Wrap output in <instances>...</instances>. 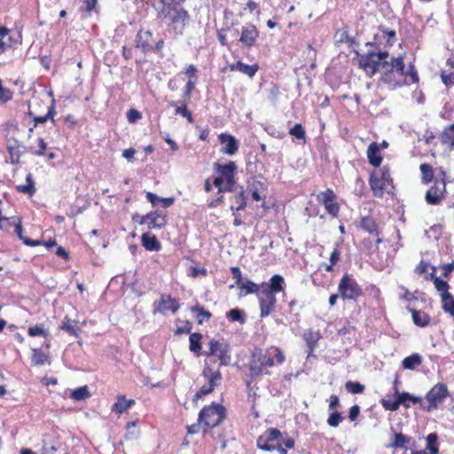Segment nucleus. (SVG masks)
<instances>
[{
    "instance_id": "1",
    "label": "nucleus",
    "mask_w": 454,
    "mask_h": 454,
    "mask_svg": "<svg viewBox=\"0 0 454 454\" xmlns=\"http://www.w3.org/2000/svg\"><path fill=\"white\" fill-rule=\"evenodd\" d=\"M388 58L389 53L387 51H369L359 55L358 63L369 76L380 72L381 81L394 90L403 83V58L402 56L392 57L390 59Z\"/></svg>"
},
{
    "instance_id": "2",
    "label": "nucleus",
    "mask_w": 454,
    "mask_h": 454,
    "mask_svg": "<svg viewBox=\"0 0 454 454\" xmlns=\"http://www.w3.org/2000/svg\"><path fill=\"white\" fill-rule=\"evenodd\" d=\"M285 359L283 351L278 347L271 346L264 350L256 348L248 362L250 376L257 378L262 375H270L271 372L269 368L282 364Z\"/></svg>"
},
{
    "instance_id": "3",
    "label": "nucleus",
    "mask_w": 454,
    "mask_h": 454,
    "mask_svg": "<svg viewBox=\"0 0 454 454\" xmlns=\"http://www.w3.org/2000/svg\"><path fill=\"white\" fill-rule=\"evenodd\" d=\"M157 11V17L161 20H168L170 26L176 34L182 35L189 20V14L184 8L177 5L161 8Z\"/></svg>"
},
{
    "instance_id": "4",
    "label": "nucleus",
    "mask_w": 454,
    "mask_h": 454,
    "mask_svg": "<svg viewBox=\"0 0 454 454\" xmlns=\"http://www.w3.org/2000/svg\"><path fill=\"white\" fill-rule=\"evenodd\" d=\"M225 408L213 403L211 405L205 406L199 413L198 421L206 427H215L224 419Z\"/></svg>"
},
{
    "instance_id": "5",
    "label": "nucleus",
    "mask_w": 454,
    "mask_h": 454,
    "mask_svg": "<svg viewBox=\"0 0 454 454\" xmlns=\"http://www.w3.org/2000/svg\"><path fill=\"white\" fill-rule=\"evenodd\" d=\"M449 395V390L444 383L435 384L426 395V403L423 401L422 410L430 412L436 410L438 405L444 402Z\"/></svg>"
},
{
    "instance_id": "6",
    "label": "nucleus",
    "mask_w": 454,
    "mask_h": 454,
    "mask_svg": "<svg viewBox=\"0 0 454 454\" xmlns=\"http://www.w3.org/2000/svg\"><path fill=\"white\" fill-rule=\"evenodd\" d=\"M338 292L343 300L356 301L363 294L362 287L351 275L347 273L340 280Z\"/></svg>"
},
{
    "instance_id": "7",
    "label": "nucleus",
    "mask_w": 454,
    "mask_h": 454,
    "mask_svg": "<svg viewBox=\"0 0 454 454\" xmlns=\"http://www.w3.org/2000/svg\"><path fill=\"white\" fill-rule=\"evenodd\" d=\"M132 220L139 224H146L149 230H160L167 224V215L161 210H155L145 215H134Z\"/></svg>"
},
{
    "instance_id": "8",
    "label": "nucleus",
    "mask_w": 454,
    "mask_h": 454,
    "mask_svg": "<svg viewBox=\"0 0 454 454\" xmlns=\"http://www.w3.org/2000/svg\"><path fill=\"white\" fill-rule=\"evenodd\" d=\"M435 289L441 298L442 310L454 317V296L450 293L449 283L445 280L436 279Z\"/></svg>"
},
{
    "instance_id": "9",
    "label": "nucleus",
    "mask_w": 454,
    "mask_h": 454,
    "mask_svg": "<svg viewBox=\"0 0 454 454\" xmlns=\"http://www.w3.org/2000/svg\"><path fill=\"white\" fill-rule=\"evenodd\" d=\"M280 440H283V434L278 428L270 427L257 438L256 446L262 450L273 451L274 442L278 443Z\"/></svg>"
},
{
    "instance_id": "10",
    "label": "nucleus",
    "mask_w": 454,
    "mask_h": 454,
    "mask_svg": "<svg viewBox=\"0 0 454 454\" xmlns=\"http://www.w3.org/2000/svg\"><path fill=\"white\" fill-rule=\"evenodd\" d=\"M208 351L205 353L207 356H217L220 360V365H228L231 362L230 346L226 342H221L216 340H211L208 343Z\"/></svg>"
},
{
    "instance_id": "11",
    "label": "nucleus",
    "mask_w": 454,
    "mask_h": 454,
    "mask_svg": "<svg viewBox=\"0 0 454 454\" xmlns=\"http://www.w3.org/2000/svg\"><path fill=\"white\" fill-rule=\"evenodd\" d=\"M257 298L259 300L260 305V317L262 318L268 317L271 311L274 309L277 298L276 295L273 294L270 290L266 289L261 286V290L258 292Z\"/></svg>"
},
{
    "instance_id": "12",
    "label": "nucleus",
    "mask_w": 454,
    "mask_h": 454,
    "mask_svg": "<svg viewBox=\"0 0 454 454\" xmlns=\"http://www.w3.org/2000/svg\"><path fill=\"white\" fill-rule=\"evenodd\" d=\"M260 34L256 26L251 22L247 23L241 27L240 35L238 42L245 48L251 49L254 47L258 39Z\"/></svg>"
},
{
    "instance_id": "13",
    "label": "nucleus",
    "mask_w": 454,
    "mask_h": 454,
    "mask_svg": "<svg viewBox=\"0 0 454 454\" xmlns=\"http://www.w3.org/2000/svg\"><path fill=\"white\" fill-rule=\"evenodd\" d=\"M153 306V314H165L167 311L176 313L180 308L178 301L171 297L169 294H161L160 299L159 301H155Z\"/></svg>"
},
{
    "instance_id": "14",
    "label": "nucleus",
    "mask_w": 454,
    "mask_h": 454,
    "mask_svg": "<svg viewBox=\"0 0 454 454\" xmlns=\"http://www.w3.org/2000/svg\"><path fill=\"white\" fill-rule=\"evenodd\" d=\"M446 184L443 179L435 181L434 184L427 192L426 200L428 204L437 205L443 198Z\"/></svg>"
},
{
    "instance_id": "15",
    "label": "nucleus",
    "mask_w": 454,
    "mask_h": 454,
    "mask_svg": "<svg viewBox=\"0 0 454 454\" xmlns=\"http://www.w3.org/2000/svg\"><path fill=\"white\" fill-rule=\"evenodd\" d=\"M218 139L222 145L220 150L222 153L231 156L238 152L239 143L232 135L221 133Z\"/></svg>"
},
{
    "instance_id": "16",
    "label": "nucleus",
    "mask_w": 454,
    "mask_h": 454,
    "mask_svg": "<svg viewBox=\"0 0 454 454\" xmlns=\"http://www.w3.org/2000/svg\"><path fill=\"white\" fill-rule=\"evenodd\" d=\"M154 40L153 33L148 30H140L137 35L136 48L141 49L143 53L153 50Z\"/></svg>"
},
{
    "instance_id": "17",
    "label": "nucleus",
    "mask_w": 454,
    "mask_h": 454,
    "mask_svg": "<svg viewBox=\"0 0 454 454\" xmlns=\"http://www.w3.org/2000/svg\"><path fill=\"white\" fill-rule=\"evenodd\" d=\"M397 383H398V380H395V383H394L395 384L394 390H395V395L399 396V398H400L401 405L404 406L405 408H410L411 406V404L419 403L420 405V408L422 409L423 399L420 396L412 395L408 392L400 393L397 388Z\"/></svg>"
},
{
    "instance_id": "18",
    "label": "nucleus",
    "mask_w": 454,
    "mask_h": 454,
    "mask_svg": "<svg viewBox=\"0 0 454 454\" xmlns=\"http://www.w3.org/2000/svg\"><path fill=\"white\" fill-rule=\"evenodd\" d=\"M359 227L369 234L376 236V244L382 242V239L380 238L378 223L372 216H363L360 220Z\"/></svg>"
},
{
    "instance_id": "19",
    "label": "nucleus",
    "mask_w": 454,
    "mask_h": 454,
    "mask_svg": "<svg viewBox=\"0 0 454 454\" xmlns=\"http://www.w3.org/2000/svg\"><path fill=\"white\" fill-rule=\"evenodd\" d=\"M201 375L211 386L217 387L221 385L223 378L219 369L214 370L212 367L206 364L202 370Z\"/></svg>"
},
{
    "instance_id": "20",
    "label": "nucleus",
    "mask_w": 454,
    "mask_h": 454,
    "mask_svg": "<svg viewBox=\"0 0 454 454\" xmlns=\"http://www.w3.org/2000/svg\"><path fill=\"white\" fill-rule=\"evenodd\" d=\"M261 286L266 287V289L270 290L273 294L277 293H280L284 291L286 286V282L284 278L279 274H275L270 278L269 283L263 282Z\"/></svg>"
},
{
    "instance_id": "21",
    "label": "nucleus",
    "mask_w": 454,
    "mask_h": 454,
    "mask_svg": "<svg viewBox=\"0 0 454 454\" xmlns=\"http://www.w3.org/2000/svg\"><path fill=\"white\" fill-rule=\"evenodd\" d=\"M7 145V152L9 153L10 162L13 165L20 163V160L23 154V152L20 150V143L18 139L13 138L9 141Z\"/></svg>"
},
{
    "instance_id": "22",
    "label": "nucleus",
    "mask_w": 454,
    "mask_h": 454,
    "mask_svg": "<svg viewBox=\"0 0 454 454\" xmlns=\"http://www.w3.org/2000/svg\"><path fill=\"white\" fill-rule=\"evenodd\" d=\"M367 158L369 163L373 167H379L381 164L382 157L380 153V147L377 142H372L367 148Z\"/></svg>"
},
{
    "instance_id": "23",
    "label": "nucleus",
    "mask_w": 454,
    "mask_h": 454,
    "mask_svg": "<svg viewBox=\"0 0 454 454\" xmlns=\"http://www.w3.org/2000/svg\"><path fill=\"white\" fill-rule=\"evenodd\" d=\"M235 194L231 197L232 204L231 205V211H240L245 209L247 207V197L245 196V191L242 187L239 188Z\"/></svg>"
},
{
    "instance_id": "24",
    "label": "nucleus",
    "mask_w": 454,
    "mask_h": 454,
    "mask_svg": "<svg viewBox=\"0 0 454 454\" xmlns=\"http://www.w3.org/2000/svg\"><path fill=\"white\" fill-rule=\"evenodd\" d=\"M320 338H321V334L319 332L308 330L303 333V339L306 341V344L309 348L308 356H312L313 351L316 348Z\"/></svg>"
},
{
    "instance_id": "25",
    "label": "nucleus",
    "mask_w": 454,
    "mask_h": 454,
    "mask_svg": "<svg viewBox=\"0 0 454 454\" xmlns=\"http://www.w3.org/2000/svg\"><path fill=\"white\" fill-rule=\"evenodd\" d=\"M231 70H238L242 74H247L248 77L252 78L255 75L256 72L259 69V66L257 64L247 65L243 63L242 61H238L235 64L230 66Z\"/></svg>"
},
{
    "instance_id": "26",
    "label": "nucleus",
    "mask_w": 454,
    "mask_h": 454,
    "mask_svg": "<svg viewBox=\"0 0 454 454\" xmlns=\"http://www.w3.org/2000/svg\"><path fill=\"white\" fill-rule=\"evenodd\" d=\"M408 310L411 313L414 325L419 327H426L429 325L430 316L427 313L411 308H408Z\"/></svg>"
},
{
    "instance_id": "27",
    "label": "nucleus",
    "mask_w": 454,
    "mask_h": 454,
    "mask_svg": "<svg viewBox=\"0 0 454 454\" xmlns=\"http://www.w3.org/2000/svg\"><path fill=\"white\" fill-rule=\"evenodd\" d=\"M143 247L148 251H160L161 248L160 241L154 235L144 233L141 237Z\"/></svg>"
},
{
    "instance_id": "28",
    "label": "nucleus",
    "mask_w": 454,
    "mask_h": 454,
    "mask_svg": "<svg viewBox=\"0 0 454 454\" xmlns=\"http://www.w3.org/2000/svg\"><path fill=\"white\" fill-rule=\"evenodd\" d=\"M28 114L33 118L34 120V127H36L40 123H44L48 120H51L54 121V115L56 114L55 111V100L52 99L51 106L48 107L47 114L43 116H35L31 111L28 112Z\"/></svg>"
},
{
    "instance_id": "29",
    "label": "nucleus",
    "mask_w": 454,
    "mask_h": 454,
    "mask_svg": "<svg viewBox=\"0 0 454 454\" xmlns=\"http://www.w3.org/2000/svg\"><path fill=\"white\" fill-rule=\"evenodd\" d=\"M370 185L374 196L382 197L387 184L383 182L382 178H378L377 174H372L370 178Z\"/></svg>"
},
{
    "instance_id": "30",
    "label": "nucleus",
    "mask_w": 454,
    "mask_h": 454,
    "mask_svg": "<svg viewBox=\"0 0 454 454\" xmlns=\"http://www.w3.org/2000/svg\"><path fill=\"white\" fill-rule=\"evenodd\" d=\"M26 184H19L16 186L17 192L20 193H24L28 195L29 197H32L35 192V183L33 178V175L31 173H28L26 176Z\"/></svg>"
},
{
    "instance_id": "31",
    "label": "nucleus",
    "mask_w": 454,
    "mask_h": 454,
    "mask_svg": "<svg viewBox=\"0 0 454 454\" xmlns=\"http://www.w3.org/2000/svg\"><path fill=\"white\" fill-rule=\"evenodd\" d=\"M214 168L219 176L224 178L230 176H234L237 170V166L234 161H230L227 164L215 163Z\"/></svg>"
},
{
    "instance_id": "32",
    "label": "nucleus",
    "mask_w": 454,
    "mask_h": 454,
    "mask_svg": "<svg viewBox=\"0 0 454 454\" xmlns=\"http://www.w3.org/2000/svg\"><path fill=\"white\" fill-rule=\"evenodd\" d=\"M135 403V401L132 399H126L124 395H119L117 398V402L113 405L112 411L121 414L125 412L129 408H130Z\"/></svg>"
},
{
    "instance_id": "33",
    "label": "nucleus",
    "mask_w": 454,
    "mask_h": 454,
    "mask_svg": "<svg viewBox=\"0 0 454 454\" xmlns=\"http://www.w3.org/2000/svg\"><path fill=\"white\" fill-rule=\"evenodd\" d=\"M422 364V356L418 353H413L405 357L403 362V367L406 370H415Z\"/></svg>"
},
{
    "instance_id": "34",
    "label": "nucleus",
    "mask_w": 454,
    "mask_h": 454,
    "mask_svg": "<svg viewBox=\"0 0 454 454\" xmlns=\"http://www.w3.org/2000/svg\"><path fill=\"white\" fill-rule=\"evenodd\" d=\"M191 311L200 325H202L205 321L209 320L212 317L211 312L206 310L204 307L200 305L192 307Z\"/></svg>"
},
{
    "instance_id": "35",
    "label": "nucleus",
    "mask_w": 454,
    "mask_h": 454,
    "mask_svg": "<svg viewBox=\"0 0 454 454\" xmlns=\"http://www.w3.org/2000/svg\"><path fill=\"white\" fill-rule=\"evenodd\" d=\"M181 106H176V103L175 101H171L169 103V106L175 107L176 114H180L187 119V121L190 123L193 122V117L192 113L187 109V102L185 100H183L180 102Z\"/></svg>"
},
{
    "instance_id": "36",
    "label": "nucleus",
    "mask_w": 454,
    "mask_h": 454,
    "mask_svg": "<svg viewBox=\"0 0 454 454\" xmlns=\"http://www.w3.org/2000/svg\"><path fill=\"white\" fill-rule=\"evenodd\" d=\"M241 290V295L245 296L250 294H258L261 290V286L255 284L252 280L247 279L239 286Z\"/></svg>"
},
{
    "instance_id": "37",
    "label": "nucleus",
    "mask_w": 454,
    "mask_h": 454,
    "mask_svg": "<svg viewBox=\"0 0 454 454\" xmlns=\"http://www.w3.org/2000/svg\"><path fill=\"white\" fill-rule=\"evenodd\" d=\"M379 31L381 33V35H376L375 40H377L378 37H383L386 39V44L387 46H392L395 43L396 36L395 30L387 28L383 26H380Z\"/></svg>"
},
{
    "instance_id": "38",
    "label": "nucleus",
    "mask_w": 454,
    "mask_h": 454,
    "mask_svg": "<svg viewBox=\"0 0 454 454\" xmlns=\"http://www.w3.org/2000/svg\"><path fill=\"white\" fill-rule=\"evenodd\" d=\"M59 328L74 337H77L80 333V329L74 326L67 317H64Z\"/></svg>"
},
{
    "instance_id": "39",
    "label": "nucleus",
    "mask_w": 454,
    "mask_h": 454,
    "mask_svg": "<svg viewBox=\"0 0 454 454\" xmlns=\"http://www.w3.org/2000/svg\"><path fill=\"white\" fill-rule=\"evenodd\" d=\"M410 437L404 435L402 433H395L394 434V441L391 442V448H403L407 449V445L410 443Z\"/></svg>"
},
{
    "instance_id": "40",
    "label": "nucleus",
    "mask_w": 454,
    "mask_h": 454,
    "mask_svg": "<svg viewBox=\"0 0 454 454\" xmlns=\"http://www.w3.org/2000/svg\"><path fill=\"white\" fill-rule=\"evenodd\" d=\"M441 141L442 144L454 146V123L444 129L441 135Z\"/></svg>"
},
{
    "instance_id": "41",
    "label": "nucleus",
    "mask_w": 454,
    "mask_h": 454,
    "mask_svg": "<svg viewBox=\"0 0 454 454\" xmlns=\"http://www.w3.org/2000/svg\"><path fill=\"white\" fill-rule=\"evenodd\" d=\"M202 339V334L200 333H193L190 334V350L193 353H200L201 350L200 340Z\"/></svg>"
},
{
    "instance_id": "42",
    "label": "nucleus",
    "mask_w": 454,
    "mask_h": 454,
    "mask_svg": "<svg viewBox=\"0 0 454 454\" xmlns=\"http://www.w3.org/2000/svg\"><path fill=\"white\" fill-rule=\"evenodd\" d=\"M403 83H402L399 87H402V86L407 84V81H406L407 76L411 77V82H413V83L419 82V74H418L417 70L413 65H410L408 67L407 70H405V65L403 64Z\"/></svg>"
},
{
    "instance_id": "43",
    "label": "nucleus",
    "mask_w": 454,
    "mask_h": 454,
    "mask_svg": "<svg viewBox=\"0 0 454 454\" xmlns=\"http://www.w3.org/2000/svg\"><path fill=\"white\" fill-rule=\"evenodd\" d=\"M227 317L234 322H239L241 325L246 322V313L240 309H232L227 313Z\"/></svg>"
},
{
    "instance_id": "44",
    "label": "nucleus",
    "mask_w": 454,
    "mask_h": 454,
    "mask_svg": "<svg viewBox=\"0 0 454 454\" xmlns=\"http://www.w3.org/2000/svg\"><path fill=\"white\" fill-rule=\"evenodd\" d=\"M48 359L47 355H45L41 348H33L32 349V357L31 363L34 365H43Z\"/></svg>"
},
{
    "instance_id": "45",
    "label": "nucleus",
    "mask_w": 454,
    "mask_h": 454,
    "mask_svg": "<svg viewBox=\"0 0 454 454\" xmlns=\"http://www.w3.org/2000/svg\"><path fill=\"white\" fill-rule=\"evenodd\" d=\"M70 396L75 401H82L89 398L90 396V393L87 386H82L73 390Z\"/></svg>"
},
{
    "instance_id": "46",
    "label": "nucleus",
    "mask_w": 454,
    "mask_h": 454,
    "mask_svg": "<svg viewBox=\"0 0 454 454\" xmlns=\"http://www.w3.org/2000/svg\"><path fill=\"white\" fill-rule=\"evenodd\" d=\"M438 435L436 433H431L427 436V449L430 454H438L439 450L437 447Z\"/></svg>"
},
{
    "instance_id": "47",
    "label": "nucleus",
    "mask_w": 454,
    "mask_h": 454,
    "mask_svg": "<svg viewBox=\"0 0 454 454\" xmlns=\"http://www.w3.org/2000/svg\"><path fill=\"white\" fill-rule=\"evenodd\" d=\"M184 0H152V4L155 10H159L165 7L179 5Z\"/></svg>"
},
{
    "instance_id": "48",
    "label": "nucleus",
    "mask_w": 454,
    "mask_h": 454,
    "mask_svg": "<svg viewBox=\"0 0 454 454\" xmlns=\"http://www.w3.org/2000/svg\"><path fill=\"white\" fill-rule=\"evenodd\" d=\"M334 199H335V194H334L333 191L331 190V189H327L325 192H321L317 195L318 202L323 204V205H325V204H328L330 202H333Z\"/></svg>"
},
{
    "instance_id": "49",
    "label": "nucleus",
    "mask_w": 454,
    "mask_h": 454,
    "mask_svg": "<svg viewBox=\"0 0 454 454\" xmlns=\"http://www.w3.org/2000/svg\"><path fill=\"white\" fill-rule=\"evenodd\" d=\"M345 388L351 394H361L364 390V386L357 381L348 380L345 384Z\"/></svg>"
},
{
    "instance_id": "50",
    "label": "nucleus",
    "mask_w": 454,
    "mask_h": 454,
    "mask_svg": "<svg viewBox=\"0 0 454 454\" xmlns=\"http://www.w3.org/2000/svg\"><path fill=\"white\" fill-rule=\"evenodd\" d=\"M27 333L31 337L43 336L46 338L49 335L48 330L44 329L42 325H35L34 326H30L27 330Z\"/></svg>"
},
{
    "instance_id": "51",
    "label": "nucleus",
    "mask_w": 454,
    "mask_h": 454,
    "mask_svg": "<svg viewBox=\"0 0 454 454\" xmlns=\"http://www.w3.org/2000/svg\"><path fill=\"white\" fill-rule=\"evenodd\" d=\"M420 171L422 174V179L426 184H428L433 180L434 177V172L433 168L427 163L420 165Z\"/></svg>"
},
{
    "instance_id": "52",
    "label": "nucleus",
    "mask_w": 454,
    "mask_h": 454,
    "mask_svg": "<svg viewBox=\"0 0 454 454\" xmlns=\"http://www.w3.org/2000/svg\"><path fill=\"white\" fill-rule=\"evenodd\" d=\"M381 404L386 410L395 411H397L401 406V402L399 396H396L395 400L383 399L381 401Z\"/></svg>"
},
{
    "instance_id": "53",
    "label": "nucleus",
    "mask_w": 454,
    "mask_h": 454,
    "mask_svg": "<svg viewBox=\"0 0 454 454\" xmlns=\"http://www.w3.org/2000/svg\"><path fill=\"white\" fill-rule=\"evenodd\" d=\"M215 388V387L214 386H211L210 384H206V385H203L198 391L197 393L194 395L193 396V399L192 401L193 402H197L198 400H200V398H202L204 395H207L210 393H212L214 391V389Z\"/></svg>"
},
{
    "instance_id": "54",
    "label": "nucleus",
    "mask_w": 454,
    "mask_h": 454,
    "mask_svg": "<svg viewBox=\"0 0 454 454\" xmlns=\"http://www.w3.org/2000/svg\"><path fill=\"white\" fill-rule=\"evenodd\" d=\"M38 147L39 148L37 150H34L32 147H27V148H26V151L31 153L32 154H34L35 156L44 155L46 148H47V144L43 137L38 138Z\"/></svg>"
},
{
    "instance_id": "55",
    "label": "nucleus",
    "mask_w": 454,
    "mask_h": 454,
    "mask_svg": "<svg viewBox=\"0 0 454 454\" xmlns=\"http://www.w3.org/2000/svg\"><path fill=\"white\" fill-rule=\"evenodd\" d=\"M289 134L295 137L297 139L305 140L306 133L301 124L296 123L290 130Z\"/></svg>"
},
{
    "instance_id": "56",
    "label": "nucleus",
    "mask_w": 454,
    "mask_h": 454,
    "mask_svg": "<svg viewBox=\"0 0 454 454\" xmlns=\"http://www.w3.org/2000/svg\"><path fill=\"white\" fill-rule=\"evenodd\" d=\"M343 420V417L339 411H333L330 414L327 419V424L332 427H338L341 421Z\"/></svg>"
},
{
    "instance_id": "57",
    "label": "nucleus",
    "mask_w": 454,
    "mask_h": 454,
    "mask_svg": "<svg viewBox=\"0 0 454 454\" xmlns=\"http://www.w3.org/2000/svg\"><path fill=\"white\" fill-rule=\"evenodd\" d=\"M233 25H234V22H232L231 24V26L226 27L225 28L219 29L217 31V39H218V41H219L221 45H223V46H227L228 45V42H227V39H226V31H231V27Z\"/></svg>"
},
{
    "instance_id": "58",
    "label": "nucleus",
    "mask_w": 454,
    "mask_h": 454,
    "mask_svg": "<svg viewBox=\"0 0 454 454\" xmlns=\"http://www.w3.org/2000/svg\"><path fill=\"white\" fill-rule=\"evenodd\" d=\"M224 181H225L224 187H225L226 191L231 192H235L238 190H239L240 187H239L236 184L234 176H230L224 177Z\"/></svg>"
},
{
    "instance_id": "59",
    "label": "nucleus",
    "mask_w": 454,
    "mask_h": 454,
    "mask_svg": "<svg viewBox=\"0 0 454 454\" xmlns=\"http://www.w3.org/2000/svg\"><path fill=\"white\" fill-rule=\"evenodd\" d=\"M136 427H137L136 421H131L127 424V426H126V429L128 430V433L126 435L127 439L137 438L138 436V431L135 429Z\"/></svg>"
},
{
    "instance_id": "60",
    "label": "nucleus",
    "mask_w": 454,
    "mask_h": 454,
    "mask_svg": "<svg viewBox=\"0 0 454 454\" xmlns=\"http://www.w3.org/2000/svg\"><path fill=\"white\" fill-rule=\"evenodd\" d=\"M232 278L235 279V285L239 287L243 283L242 273L239 267L234 266L231 268Z\"/></svg>"
},
{
    "instance_id": "61",
    "label": "nucleus",
    "mask_w": 454,
    "mask_h": 454,
    "mask_svg": "<svg viewBox=\"0 0 454 454\" xmlns=\"http://www.w3.org/2000/svg\"><path fill=\"white\" fill-rule=\"evenodd\" d=\"M12 223H13V231L14 233L19 237V239L20 240H22L25 237L22 235V224H21V220L17 217V219H12Z\"/></svg>"
},
{
    "instance_id": "62",
    "label": "nucleus",
    "mask_w": 454,
    "mask_h": 454,
    "mask_svg": "<svg viewBox=\"0 0 454 454\" xmlns=\"http://www.w3.org/2000/svg\"><path fill=\"white\" fill-rule=\"evenodd\" d=\"M326 211L333 215V217H336L339 214L340 206L338 203L335 202H330L328 204L324 205Z\"/></svg>"
},
{
    "instance_id": "63",
    "label": "nucleus",
    "mask_w": 454,
    "mask_h": 454,
    "mask_svg": "<svg viewBox=\"0 0 454 454\" xmlns=\"http://www.w3.org/2000/svg\"><path fill=\"white\" fill-rule=\"evenodd\" d=\"M127 118L130 123H135L137 121L142 118V114L136 109H130L127 113Z\"/></svg>"
},
{
    "instance_id": "64",
    "label": "nucleus",
    "mask_w": 454,
    "mask_h": 454,
    "mask_svg": "<svg viewBox=\"0 0 454 454\" xmlns=\"http://www.w3.org/2000/svg\"><path fill=\"white\" fill-rule=\"evenodd\" d=\"M12 219H17V217H3L0 221V229L6 231H10L11 228H12L13 226Z\"/></svg>"
}]
</instances>
